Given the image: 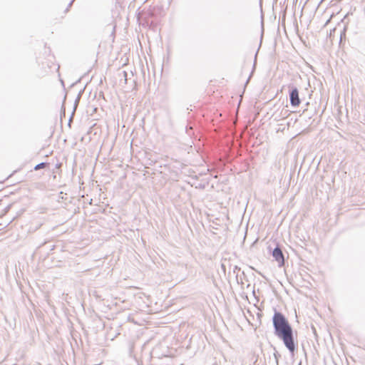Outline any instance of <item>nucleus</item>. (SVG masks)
I'll return each instance as SVG.
<instances>
[{
	"instance_id": "obj_2",
	"label": "nucleus",
	"mask_w": 365,
	"mask_h": 365,
	"mask_svg": "<svg viewBox=\"0 0 365 365\" xmlns=\"http://www.w3.org/2000/svg\"><path fill=\"white\" fill-rule=\"evenodd\" d=\"M273 324L276 334L282 339L287 348L293 352L295 349V345L292 330L283 314L276 312L273 317Z\"/></svg>"
},
{
	"instance_id": "obj_5",
	"label": "nucleus",
	"mask_w": 365,
	"mask_h": 365,
	"mask_svg": "<svg viewBox=\"0 0 365 365\" xmlns=\"http://www.w3.org/2000/svg\"><path fill=\"white\" fill-rule=\"evenodd\" d=\"M47 166V163H39L38 165H36L34 168V170H40L41 168H44Z\"/></svg>"
},
{
	"instance_id": "obj_3",
	"label": "nucleus",
	"mask_w": 365,
	"mask_h": 365,
	"mask_svg": "<svg viewBox=\"0 0 365 365\" xmlns=\"http://www.w3.org/2000/svg\"><path fill=\"white\" fill-rule=\"evenodd\" d=\"M290 103L294 107H297L300 105L301 101L299 99V91L297 88L292 90L290 93Z\"/></svg>"
},
{
	"instance_id": "obj_4",
	"label": "nucleus",
	"mask_w": 365,
	"mask_h": 365,
	"mask_svg": "<svg viewBox=\"0 0 365 365\" xmlns=\"http://www.w3.org/2000/svg\"><path fill=\"white\" fill-rule=\"evenodd\" d=\"M272 256L278 262L279 266H283L284 264V255L281 249L276 247L272 252Z\"/></svg>"
},
{
	"instance_id": "obj_1",
	"label": "nucleus",
	"mask_w": 365,
	"mask_h": 365,
	"mask_svg": "<svg viewBox=\"0 0 365 365\" xmlns=\"http://www.w3.org/2000/svg\"><path fill=\"white\" fill-rule=\"evenodd\" d=\"M273 324L276 334L282 339L287 348L293 352L295 349V345L292 330L283 314L276 312L273 317Z\"/></svg>"
}]
</instances>
